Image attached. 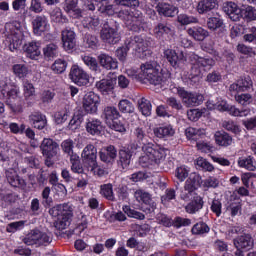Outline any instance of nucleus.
Segmentation results:
<instances>
[{
  "label": "nucleus",
  "mask_w": 256,
  "mask_h": 256,
  "mask_svg": "<svg viewBox=\"0 0 256 256\" xmlns=\"http://www.w3.org/2000/svg\"><path fill=\"white\" fill-rule=\"evenodd\" d=\"M159 64L155 61H149L140 65V69H126V74L132 79H137L140 83H150V85H161L163 83V74L159 71Z\"/></svg>",
  "instance_id": "1"
},
{
  "label": "nucleus",
  "mask_w": 256,
  "mask_h": 256,
  "mask_svg": "<svg viewBox=\"0 0 256 256\" xmlns=\"http://www.w3.org/2000/svg\"><path fill=\"white\" fill-rule=\"evenodd\" d=\"M167 148L147 143L142 146L143 155L139 161L142 167H151V165H161L167 158Z\"/></svg>",
  "instance_id": "2"
},
{
  "label": "nucleus",
  "mask_w": 256,
  "mask_h": 256,
  "mask_svg": "<svg viewBox=\"0 0 256 256\" xmlns=\"http://www.w3.org/2000/svg\"><path fill=\"white\" fill-rule=\"evenodd\" d=\"M49 214L52 215V217H57L54 227L59 231H63L71 225V219H73V206L70 204H59L52 207L49 210Z\"/></svg>",
  "instance_id": "3"
},
{
  "label": "nucleus",
  "mask_w": 256,
  "mask_h": 256,
  "mask_svg": "<svg viewBox=\"0 0 256 256\" xmlns=\"http://www.w3.org/2000/svg\"><path fill=\"white\" fill-rule=\"evenodd\" d=\"M118 17L124 21L127 29L134 31L135 33L143 31V29H145V25H147L145 16H143V13L138 10H121L118 12Z\"/></svg>",
  "instance_id": "4"
},
{
  "label": "nucleus",
  "mask_w": 256,
  "mask_h": 256,
  "mask_svg": "<svg viewBox=\"0 0 256 256\" xmlns=\"http://www.w3.org/2000/svg\"><path fill=\"white\" fill-rule=\"evenodd\" d=\"M6 43L10 51H17L23 45V30L21 22L13 21L6 24Z\"/></svg>",
  "instance_id": "5"
},
{
  "label": "nucleus",
  "mask_w": 256,
  "mask_h": 256,
  "mask_svg": "<svg viewBox=\"0 0 256 256\" xmlns=\"http://www.w3.org/2000/svg\"><path fill=\"white\" fill-rule=\"evenodd\" d=\"M53 241V235L51 233L43 232L40 230H31L24 238L23 243L25 245H36V247H41V245H49Z\"/></svg>",
  "instance_id": "6"
},
{
  "label": "nucleus",
  "mask_w": 256,
  "mask_h": 256,
  "mask_svg": "<svg viewBox=\"0 0 256 256\" xmlns=\"http://www.w3.org/2000/svg\"><path fill=\"white\" fill-rule=\"evenodd\" d=\"M189 59L193 65L192 71L194 73L189 76V79H195V77H199L201 75V70L195 68L199 67L200 69H203L204 71H209L213 65H215V60L213 58L209 57H200L199 55L195 53H191L189 56Z\"/></svg>",
  "instance_id": "7"
},
{
  "label": "nucleus",
  "mask_w": 256,
  "mask_h": 256,
  "mask_svg": "<svg viewBox=\"0 0 256 256\" xmlns=\"http://www.w3.org/2000/svg\"><path fill=\"white\" fill-rule=\"evenodd\" d=\"M100 39L108 45H117L121 41V33H119V24L111 26L109 23L104 24L101 32Z\"/></svg>",
  "instance_id": "8"
},
{
  "label": "nucleus",
  "mask_w": 256,
  "mask_h": 256,
  "mask_svg": "<svg viewBox=\"0 0 256 256\" xmlns=\"http://www.w3.org/2000/svg\"><path fill=\"white\" fill-rule=\"evenodd\" d=\"M177 93L185 107H199L205 101L203 94L197 92H189L183 88H178Z\"/></svg>",
  "instance_id": "9"
},
{
  "label": "nucleus",
  "mask_w": 256,
  "mask_h": 256,
  "mask_svg": "<svg viewBox=\"0 0 256 256\" xmlns=\"http://www.w3.org/2000/svg\"><path fill=\"white\" fill-rule=\"evenodd\" d=\"M82 159L84 167L88 171H94L95 167H97V148L92 144H88L82 151Z\"/></svg>",
  "instance_id": "10"
},
{
  "label": "nucleus",
  "mask_w": 256,
  "mask_h": 256,
  "mask_svg": "<svg viewBox=\"0 0 256 256\" xmlns=\"http://www.w3.org/2000/svg\"><path fill=\"white\" fill-rule=\"evenodd\" d=\"M164 57L174 69H181L187 62V56H185L183 51L177 53L173 49H166L164 51Z\"/></svg>",
  "instance_id": "11"
},
{
  "label": "nucleus",
  "mask_w": 256,
  "mask_h": 256,
  "mask_svg": "<svg viewBox=\"0 0 256 256\" xmlns=\"http://www.w3.org/2000/svg\"><path fill=\"white\" fill-rule=\"evenodd\" d=\"M127 43L128 47L136 52L137 57H145V53H147V49L149 48V42L147 40L141 36H134L127 40Z\"/></svg>",
  "instance_id": "12"
},
{
  "label": "nucleus",
  "mask_w": 256,
  "mask_h": 256,
  "mask_svg": "<svg viewBox=\"0 0 256 256\" xmlns=\"http://www.w3.org/2000/svg\"><path fill=\"white\" fill-rule=\"evenodd\" d=\"M153 34L156 39L161 41L171 39L175 35V28L167 22H159L153 29Z\"/></svg>",
  "instance_id": "13"
},
{
  "label": "nucleus",
  "mask_w": 256,
  "mask_h": 256,
  "mask_svg": "<svg viewBox=\"0 0 256 256\" xmlns=\"http://www.w3.org/2000/svg\"><path fill=\"white\" fill-rule=\"evenodd\" d=\"M100 103L101 99L94 92H88L83 97V109L86 113H97Z\"/></svg>",
  "instance_id": "14"
},
{
  "label": "nucleus",
  "mask_w": 256,
  "mask_h": 256,
  "mask_svg": "<svg viewBox=\"0 0 256 256\" xmlns=\"http://www.w3.org/2000/svg\"><path fill=\"white\" fill-rule=\"evenodd\" d=\"M69 78L73 83H76V85H79L80 87L89 85V74L78 65H73L71 67Z\"/></svg>",
  "instance_id": "15"
},
{
  "label": "nucleus",
  "mask_w": 256,
  "mask_h": 256,
  "mask_svg": "<svg viewBox=\"0 0 256 256\" xmlns=\"http://www.w3.org/2000/svg\"><path fill=\"white\" fill-rule=\"evenodd\" d=\"M40 149L44 157L53 159V157H56L57 153H59V144L51 138H44L40 145Z\"/></svg>",
  "instance_id": "16"
},
{
  "label": "nucleus",
  "mask_w": 256,
  "mask_h": 256,
  "mask_svg": "<svg viewBox=\"0 0 256 256\" xmlns=\"http://www.w3.org/2000/svg\"><path fill=\"white\" fill-rule=\"evenodd\" d=\"M33 32L38 37H41L43 33H47L49 29H51V24H49V20L46 16H36L32 21Z\"/></svg>",
  "instance_id": "17"
},
{
  "label": "nucleus",
  "mask_w": 256,
  "mask_h": 256,
  "mask_svg": "<svg viewBox=\"0 0 256 256\" xmlns=\"http://www.w3.org/2000/svg\"><path fill=\"white\" fill-rule=\"evenodd\" d=\"M250 87H253V80H251V77L246 76L244 78L238 79L236 82L231 84L229 87V91L230 93L237 95V93L249 91Z\"/></svg>",
  "instance_id": "18"
},
{
  "label": "nucleus",
  "mask_w": 256,
  "mask_h": 256,
  "mask_svg": "<svg viewBox=\"0 0 256 256\" xmlns=\"http://www.w3.org/2000/svg\"><path fill=\"white\" fill-rule=\"evenodd\" d=\"M115 85H117V78L107 77L96 82L95 87L102 95H111L115 89Z\"/></svg>",
  "instance_id": "19"
},
{
  "label": "nucleus",
  "mask_w": 256,
  "mask_h": 256,
  "mask_svg": "<svg viewBox=\"0 0 256 256\" xmlns=\"http://www.w3.org/2000/svg\"><path fill=\"white\" fill-rule=\"evenodd\" d=\"M61 37L65 51H72V49H75V45H77L75 31L71 30L70 28H65L62 30Z\"/></svg>",
  "instance_id": "20"
},
{
  "label": "nucleus",
  "mask_w": 256,
  "mask_h": 256,
  "mask_svg": "<svg viewBox=\"0 0 256 256\" xmlns=\"http://www.w3.org/2000/svg\"><path fill=\"white\" fill-rule=\"evenodd\" d=\"M223 11L228 15L231 21H240L243 14L241 8L235 2H226L223 5Z\"/></svg>",
  "instance_id": "21"
},
{
  "label": "nucleus",
  "mask_w": 256,
  "mask_h": 256,
  "mask_svg": "<svg viewBox=\"0 0 256 256\" xmlns=\"http://www.w3.org/2000/svg\"><path fill=\"white\" fill-rule=\"evenodd\" d=\"M187 33L194 41H205L209 36V31L201 26L190 27L187 29Z\"/></svg>",
  "instance_id": "22"
},
{
  "label": "nucleus",
  "mask_w": 256,
  "mask_h": 256,
  "mask_svg": "<svg viewBox=\"0 0 256 256\" xmlns=\"http://www.w3.org/2000/svg\"><path fill=\"white\" fill-rule=\"evenodd\" d=\"M99 156L103 163H113V161L117 159V149H115V146L113 145L104 147L99 152Z\"/></svg>",
  "instance_id": "23"
},
{
  "label": "nucleus",
  "mask_w": 256,
  "mask_h": 256,
  "mask_svg": "<svg viewBox=\"0 0 256 256\" xmlns=\"http://www.w3.org/2000/svg\"><path fill=\"white\" fill-rule=\"evenodd\" d=\"M154 135L158 137V139H169L175 135V128L171 124H166L162 126H158L154 128Z\"/></svg>",
  "instance_id": "24"
},
{
  "label": "nucleus",
  "mask_w": 256,
  "mask_h": 256,
  "mask_svg": "<svg viewBox=\"0 0 256 256\" xmlns=\"http://www.w3.org/2000/svg\"><path fill=\"white\" fill-rule=\"evenodd\" d=\"M23 51L30 59H37L41 55V44L37 41L28 42L23 46Z\"/></svg>",
  "instance_id": "25"
},
{
  "label": "nucleus",
  "mask_w": 256,
  "mask_h": 256,
  "mask_svg": "<svg viewBox=\"0 0 256 256\" xmlns=\"http://www.w3.org/2000/svg\"><path fill=\"white\" fill-rule=\"evenodd\" d=\"M98 61L101 67H103V69H107L108 71L117 69L119 67L117 59L111 57L109 54H100L98 56Z\"/></svg>",
  "instance_id": "26"
},
{
  "label": "nucleus",
  "mask_w": 256,
  "mask_h": 256,
  "mask_svg": "<svg viewBox=\"0 0 256 256\" xmlns=\"http://www.w3.org/2000/svg\"><path fill=\"white\" fill-rule=\"evenodd\" d=\"M6 179L11 187H23L25 185V180L19 177L15 168H9L6 170Z\"/></svg>",
  "instance_id": "27"
},
{
  "label": "nucleus",
  "mask_w": 256,
  "mask_h": 256,
  "mask_svg": "<svg viewBox=\"0 0 256 256\" xmlns=\"http://www.w3.org/2000/svg\"><path fill=\"white\" fill-rule=\"evenodd\" d=\"M201 186V176L197 173L190 174L189 178L185 182L184 189L188 192V195H191L197 187Z\"/></svg>",
  "instance_id": "28"
},
{
  "label": "nucleus",
  "mask_w": 256,
  "mask_h": 256,
  "mask_svg": "<svg viewBox=\"0 0 256 256\" xmlns=\"http://www.w3.org/2000/svg\"><path fill=\"white\" fill-rule=\"evenodd\" d=\"M236 249H244L249 251L253 247V238L249 234H243L234 240Z\"/></svg>",
  "instance_id": "29"
},
{
  "label": "nucleus",
  "mask_w": 256,
  "mask_h": 256,
  "mask_svg": "<svg viewBox=\"0 0 256 256\" xmlns=\"http://www.w3.org/2000/svg\"><path fill=\"white\" fill-rule=\"evenodd\" d=\"M119 117H121L119 110H117L114 106H107L104 108L102 119H104L106 125H111V122L117 121Z\"/></svg>",
  "instance_id": "30"
},
{
  "label": "nucleus",
  "mask_w": 256,
  "mask_h": 256,
  "mask_svg": "<svg viewBox=\"0 0 256 256\" xmlns=\"http://www.w3.org/2000/svg\"><path fill=\"white\" fill-rule=\"evenodd\" d=\"M77 5H79V0H65L63 9L66 13L78 19V17H81V9L77 8Z\"/></svg>",
  "instance_id": "31"
},
{
  "label": "nucleus",
  "mask_w": 256,
  "mask_h": 256,
  "mask_svg": "<svg viewBox=\"0 0 256 256\" xmlns=\"http://www.w3.org/2000/svg\"><path fill=\"white\" fill-rule=\"evenodd\" d=\"M157 11L159 15H164V17H175L179 13L177 7L167 3H159L157 5Z\"/></svg>",
  "instance_id": "32"
},
{
  "label": "nucleus",
  "mask_w": 256,
  "mask_h": 256,
  "mask_svg": "<svg viewBox=\"0 0 256 256\" xmlns=\"http://www.w3.org/2000/svg\"><path fill=\"white\" fill-rule=\"evenodd\" d=\"M49 15L52 23H56L57 25H65V23H69L67 16L63 15V11L59 7L52 9Z\"/></svg>",
  "instance_id": "33"
},
{
  "label": "nucleus",
  "mask_w": 256,
  "mask_h": 256,
  "mask_svg": "<svg viewBox=\"0 0 256 256\" xmlns=\"http://www.w3.org/2000/svg\"><path fill=\"white\" fill-rule=\"evenodd\" d=\"M217 7V0H201L197 5L199 15H205Z\"/></svg>",
  "instance_id": "34"
},
{
  "label": "nucleus",
  "mask_w": 256,
  "mask_h": 256,
  "mask_svg": "<svg viewBox=\"0 0 256 256\" xmlns=\"http://www.w3.org/2000/svg\"><path fill=\"white\" fill-rule=\"evenodd\" d=\"M29 119L35 129H45L47 125V118L39 112L32 113Z\"/></svg>",
  "instance_id": "35"
},
{
  "label": "nucleus",
  "mask_w": 256,
  "mask_h": 256,
  "mask_svg": "<svg viewBox=\"0 0 256 256\" xmlns=\"http://www.w3.org/2000/svg\"><path fill=\"white\" fill-rule=\"evenodd\" d=\"M103 129L101 121L95 118H89L86 122V131L90 135H99Z\"/></svg>",
  "instance_id": "36"
},
{
  "label": "nucleus",
  "mask_w": 256,
  "mask_h": 256,
  "mask_svg": "<svg viewBox=\"0 0 256 256\" xmlns=\"http://www.w3.org/2000/svg\"><path fill=\"white\" fill-rule=\"evenodd\" d=\"M227 211H229L232 217L239 215L241 213V199L231 196L226 205Z\"/></svg>",
  "instance_id": "37"
},
{
  "label": "nucleus",
  "mask_w": 256,
  "mask_h": 256,
  "mask_svg": "<svg viewBox=\"0 0 256 256\" xmlns=\"http://www.w3.org/2000/svg\"><path fill=\"white\" fill-rule=\"evenodd\" d=\"M214 138L216 144L220 147H229V145H233V138L227 132H216Z\"/></svg>",
  "instance_id": "38"
},
{
  "label": "nucleus",
  "mask_w": 256,
  "mask_h": 256,
  "mask_svg": "<svg viewBox=\"0 0 256 256\" xmlns=\"http://www.w3.org/2000/svg\"><path fill=\"white\" fill-rule=\"evenodd\" d=\"M138 109L144 117L151 116V111L153 109V106L151 105V101H149L147 98H140L138 100Z\"/></svg>",
  "instance_id": "39"
},
{
  "label": "nucleus",
  "mask_w": 256,
  "mask_h": 256,
  "mask_svg": "<svg viewBox=\"0 0 256 256\" xmlns=\"http://www.w3.org/2000/svg\"><path fill=\"white\" fill-rule=\"evenodd\" d=\"M43 55L46 59H53L59 55V47L54 43L47 44L43 48Z\"/></svg>",
  "instance_id": "40"
},
{
  "label": "nucleus",
  "mask_w": 256,
  "mask_h": 256,
  "mask_svg": "<svg viewBox=\"0 0 256 256\" xmlns=\"http://www.w3.org/2000/svg\"><path fill=\"white\" fill-rule=\"evenodd\" d=\"M131 151L129 150H120L119 151V165L122 169H127L131 163Z\"/></svg>",
  "instance_id": "41"
},
{
  "label": "nucleus",
  "mask_w": 256,
  "mask_h": 256,
  "mask_svg": "<svg viewBox=\"0 0 256 256\" xmlns=\"http://www.w3.org/2000/svg\"><path fill=\"white\" fill-rule=\"evenodd\" d=\"M69 115H71V107L70 106H65L64 109L58 111L54 115V119L58 125L61 123H65L67 119L69 118Z\"/></svg>",
  "instance_id": "42"
},
{
  "label": "nucleus",
  "mask_w": 256,
  "mask_h": 256,
  "mask_svg": "<svg viewBox=\"0 0 256 256\" xmlns=\"http://www.w3.org/2000/svg\"><path fill=\"white\" fill-rule=\"evenodd\" d=\"M186 213L195 214L200 209H203V199L201 197L196 198L192 202H190L186 207Z\"/></svg>",
  "instance_id": "43"
},
{
  "label": "nucleus",
  "mask_w": 256,
  "mask_h": 256,
  "mask_svg": "<svg viewBox=\"0 0 256 256\" xmlns=\"http://www.w3.org/2000/svg\"><path fill=\"white\" fill-rule=\"evenodd\" d=\"M185 135L187 139H192V141H197L199 137L205 135V129H197L193 127H189L185 130Z\"/></svg>",
  "instance_id": "44"
},
{
  "label": "nucleus",
  "mask_w": 256,
  "mask_h": 256,
  "mask_svg": "<svg viewBox=\"0 0 256 256\" xmlns=\"http://www.w3.org/2000/svg\"><path fill=\"white\" fill-rule=\"evenodd\" d=\"M238 165L242 169H247V171H255V161L253 160V157L248 156L246 158H239Z\"/></svg>",
  "instance_id": "45"
},
{
  "label": "nucleus",
  "mask_w": 256,
  "mask_h": 256,
  "mask_svg": "<svg viewBox=\"0 0 256 256\" xmlns=\"http://www.w3.org/2000/svg\"><path fill=\"white\" fill-rule=\"evenodd\" d=\"M66 69H67V61L61 58L56 59L54 63L51 65V70L57 75L61 73H65Z\"/></svg>",
  "instance_id": "46"
},
{
  "label": "nucleus",
  "mask_w": 256,
  "mask_h": 256,
  "mask_svg": "<svg viewBox=\"0 0 256 256\" xmlns=\"http://www.w3.org/2000/svg\"><path fill=\"white\" fill-rule=\"evenodd\" d=\"M122 211L125 213V215L131 217L132 219H139L140 221H143V219H145V214L131 209V206H123Z\"/></svg>",
  "instance_id": "47"
},
{
  "label": "nucleus",
  "mask_w": 256,
  "mask_h": 256,
  "mask_svg": "<svg viewBox=\"0 0 256 256\" xmlns=\"http://www.w3.org/2000/svg\"><path fill=\"white\" fill-rule=\"evenodd\" d=\"M177 21L180 23V25H191L199 23V19L197 17L189 16L187 14H179Z\"/></svg>",
  "instance_id": "48"
},
{
  "label": "nucleus",
  "mask_w": 256,
  "mask_h": 256,
  "mask_svg": "<svg viewBox=\"0 0 256 256\" xmlns=\"http://www.w3.org/2000/svg\"><path fill=\"white\" fill-rule=\"evenodd\" d=\"M175 177L178 179V181L183 183V181L189 177V167L185 165L178 166L175 169Z\"/></svg>",
  "instance_id": "49"
},
{
  "label": "nucleus",
  "mask_w": 256,
  "mask_h": 256,
  "mask_svg": "<svg viewBox=\"0 0 256 256\" xmlns=\"http://www.w3.org/2000/svg\"><path fill=\"white\" fill-rule=\"evenodd\" d=\"M101 195L108 199V201H115V194L113 193V185L112 184H104L101 186Z\"/></svg>",
  "instance_id": "50"
},
{
  "label": "nucleus",
  "mask_w": 256,
  "mask_h": 256,
  "mask_svg": "<svg viewBox=\"0 0 256 256\" xmlns=\"http://www.w3.org/2000/svg\"><path fill=\"white\" fill-rule=\"evenodd\" d=\"M134 197L138 200L139 203H145V205H149L151 203V194L149 192H145L143 190H136L134 193Z\"/></svg>",
  "instance_id": "51"
},
{
  "label": "nucleus",
  "mask_w": 256,
  "mask_h": 256,
  "mask_svg": "<svg viewBox=\"0 0 256 256\" xmlns=\"http://www.w3.org/2000/svg\"><path fill=\"white\" fill-rule=\"evenodd\" d=\"M133 135L137 143L145 145V141H147V132H145V128L136 127L133 131Z\"/></svg>",
  "instance_id": "52"
},
{
  "label": "nucleus",
  "mask_w": 256,
  "mask_h": 256,
  "mask_svg": "<svg viewBox=\"0 0 256 256\" xmlns=\"http://www.w3.org/2000/svg\"><path fill=\"white\" fill-rule=\"evenodd\" d=\"M23 91L26 101H29L31 97H35V86H33V84H31V82L28 80L23 82Z\"/></svg>",
  "instance_id": "53"
},
{
  "label": "nucleus",
  "mask_w": 256,
  "mask_h": 256,
  "mask_svg": "<svg viewBox=\"0 0 256 256\" xmlns=\"http://www.w3.org/2000/svg\"><path fill=\"white\" fill-rule=\"evenodd\" d=\"M118 108L121 113H133L135 111L133 103L127 99L120 100Z\"/></svg>",
  "instance_id": "54"
},
{
  "label": "nucleus",
  "mask_w": 256,
  "mask_h": 256,
  "mask_svg": "<svg viewBox=\"0 0 256 256\" xmlns=\"http://www.w3.org/2000/svg\"><path fill=\"white\" fill-rule=\"evenodd\" d=\"M70 163H71V171L73 173H83V166H81L79 155H71Z\"/></svg>",
  "instance_id": "55"
},
{
  "label": "nucleus",
  "mask_w": 256,
  "mask_h": 256,
  "mask_svg": "<svg viewBox=\"0 0 256 256\" xmlns=\"http://www.w3.org/2000/svg\"><path fill=\"white\" fill-rule=\"evenodd\" d=\"M13 72H14V75H16V77H19V79H23L27 77L29 73V69L27 68V66L23 64H15L13 66Z\"/></svg>",
  "instance_id": "56"
},
{
  "label": "nucleus",
  "mask_w": 256,
  "mask_h": 256,
  "mask_svg": "<svg viewBox=\"0 0 256 256\" xmlns=\"http://www.w3.org/2000/svg\"><path fill=\"white\" fill-rule=\"evenodd\" d=\"M83 63L91 69V71H97L99 68V64L97 63V59L93 58L92 56H81Z\"/></svg>",
  "instance_id": "57"
},
{
  "label": "nucleus",
  "mask_w": 256,
  "mask_h": 256,
  "mask_svg": "<svg viewBox=\"0 0 256 256\" xmlns=\"http://www.w3.org/2000/svg\"><path fill=\"white\" fill-rule=\"evenodd\" d=\"M196 165L197 167H201V169H204V171H208L209 173L215 171V167L213 166V164H211L203 157L197 158Z\"/></svg>",
  "instance_id": "58"
},
{
  "label": "nucleus",
  "mask_w": 256,
  "mask_h": 256,
  "mask_svg": "<svg viewBox=\"0 0 256 256\" xmlns=\"http://www.w3.org/2000/svg\"><path fill=\"white\" fill-rule=\"evenodd\" d=\"M208 29L215 31L216 29H221L223 27V20L219 17H211L207 21Z\"/></svg>",
  "instance_id": "59"
},
{
  "label": "nucleus",
  "mask_w": 256,
  "mask_h": 256,
  "mask_svg": "<svg viewBox=\"0 0 256 256\" xmlns=\"http://www.w3.org/2000/svg\"><path fill=\"white\" fill-rule=\"evenodd\" d=\"M192 233L193 235H203L205 233H209V226L204 222L197 223L192 227Z\"/></svg>",
  "instance_id": "60"
},
{
  "label": "nucleus",
  "mask_w": 256,
  "mask_h": 256,
  "mask_svg": "<svg viewBox=\"0 0 256 256\" xmlns=\"http://www.w3.org/2000/svg\"><path fill=\"white\" fill-rule=\"evenodd\" d=\"M82 123H83V115L76 114L70 120L68 127L69 129H71V131H76V129H79V127H81Z\"/></svg>",
  "instance_id": "61"
},
{
  "label": "nucleus",
  "mask_w": 256,
  "mask_h": 256,
  "mask_svg": "<svg viewBox=\"0 0 256 256\" xmlns=\"http://www.w3.org/2000/svg\"><path fill=\"white\" fill-rule=\"evenodd\" d=\"M129 49H131V47H129V43L126 41L125 46H122L116 50V57L119 59V61L124 62L127 60V53L129 52Z\"/></svg>",
  "instance_id": "62"
},
{
  "label": "nucleus",
  "mask_w": 256,
  "mask_h": 256,
  "mask_svg": "<svg viewBox=\"0 0 256 256\" xmlns=\"http://www.w3.org/2000/svg\"><path fill=\"white\" fill-rule=\"evenodd\" d=\"M61 147H62V151H64V153L69 155L70 158H71V155H77L73 153V147H74L73 140L71 139L64 140L61 144Z\"/></svg>",
  "instance_id": "63"
},
{
  "label": "nucleus",
  "mask_w": 256,
  "mask_h": 256,
  "mask_svg": "<svg viewBox=\"0 0 256 256\" xmlns=\"http://www.w3.org/2000/svg\"><path fill=\"white\" fill-rule=\"evenodd\" d=\"M235 99L237 101V103H239L240 105H250V103H253V96H251V94H240V95H236Z\"/></svg>",
  "instance_id": "64"
}]
</instances>
